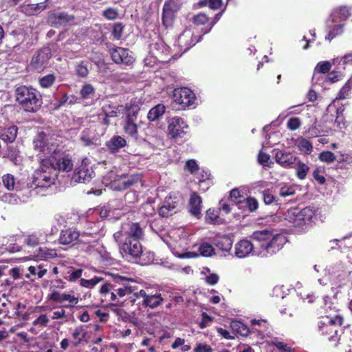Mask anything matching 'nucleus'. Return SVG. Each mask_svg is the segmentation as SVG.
I'll use <instances>...</instances> for the list:
<instances>
[{"mask_svg": "<svg viewBox=\"0 0 352 352\" xmlns=\"http://www.w3.org/2000/svg\"><path fill=\"white\" fill-rule=\"evenodd\" d=\"M16 101L28 113L37 112L43 104L41 96L38 91L25 85H21L15 90Z\"/></svg>", "mask_w": 352, "mask_h": 352, "instance_id": "obj_1", "label": "nucleus"}, {"mask_svg": "<svg viewBox=\"0 0 352 352\" xmlns=\"http://www.w3.org/2000/svg\"><path fill=\"white\" fill-rule=\"evenodd\" d=\"M314 211L310 207L300 209L297 207L289 208L284 214V219L293 224L300 231H307L311 227Z\"/></svg>", "mask_w": 352, "mask_h": 352, "instance_id": "obj_2", "label": "nucleus"}, {"mask_svg": "<svg viewBox=\"0 0 352 352\" xmlns=\"http://www.w3.org/2000/svg\"><path fill=\"white\" fill-rule=\"evenodd\" d=\"M111 285L118 300L124 297H129L131 302L135 303L139 292L137 282L135 280L125 276H116L113 277Z\"/></svg>", "mask_w": 352, "mask_h": 352, "instance_id": "obj_3", "label": "nucleus"}, {"mask_svg": "<svg viewBox=\"0 0 352 352\" xmlns=\"http://www.w3.org/2000/svg\"><path fill=\"white\" fill-rule=\"evenodd\" d=\"M65 288V283L61 279H56L52 282L50 289L53 291L48 296V300L54 302L61 303V308H69L70 309L76 307L79 299L74 295L66 293H60L56 289H63Z\"/></svg>", "mask_w": 352, "mask_h": 352, "instance_id": "obj_4", "label": "nucleus"}, {"mask_svg": "<svg viewBox=\"0 0 352 352\" xmlns=\"http://www.w3.org/2000/svg\"><path fill=\"white\" fill-rule=\"evenodd\" d=\"M287 242V238L282 234L273 235L271 239L260 245L259 255L261 257H269L281 250Z\"/></svg>", "mask_w": 352, "mask_h": 352, "instance_id": "obj_5", "label": "nucleus"}, {"mask_svg": "<svg viewBox=\"0 0 352 352\" xmlns=\"http://www.w3.org/2000/svg\"><path fill=\"white\" fill-rule=\"evenodd\" d=\"M52 56V50L49 47L39 49L32 57L30 61L31 68L39 73L42 72L48 67L49 61Z\"/></svg>", "mask_w": 352, "mask_h": 352, "instance_id": "obj_6", "label": "nucleus"}, {"mask_svg": "<svg viewBox=\"0 0 352 352\" xmlns=\"http://www.w3.org/2000/svg\"><path fill=\"white\" fill-rule=\"evenodd\" d=\"M168 135L172 139L182 138L186 133V129H188L186 122L179 116H174L167 119Z\"/></svg>", "mask_w": 352, "mask_h": 352, "instance_id": "obj_7", "label": "nucleus"}, {"mask_svg": "<svg viewBox=\"0 0 352 352\" xmlns=\"http://www.w3.org/2000/svg\"><path fill=\"white\" fill-rule=\"evenodd\" d=\"M47 21L50 25L58 28L74 24L75 16L65 12L52 10L48 12Z\"/></svg>", "mask_w": 352, "mask_h": 352, "instance_id": "obj_8", "label": "nucleus"}, {"mask_svg": "<svg viewBox=\"0 0 352 352\" xmlns=\"http://www.w3.org/2000/svg\"><path fill=\"white\" fill-rule=\"evenodd\" d=\"M173 98L175 103L181 106L182 109H186L194 104L196 97L190 89L181 87L173 91Z\"/></svg>", "mask_w": 352, "mask_h": 352, "instance_id": "obj_9", "label": "nucleus"}, {"mask_svg": "<svg viewBox=\"0 0 352 352\" xmlns=\"http://www.w3.org/2000/svg\"><path fill=\"white\" fill-rule=\"evenodd\" d=\"M120 252L123 257L126 258H138L142 254V246L140 241L134 239H124L120 247Z\"/></svg>", "mask_w": 352, "mask_h": 352, "instance_id": "obj_10", "label": "nucleus"}, {"mask_svg": "<svg viewBox=\"0 0 352 352\" xmlns=\"http://www.w3.org/2000/svg\"><path fill=\"white\" fill-rule=\"evenodd\" d=\"M52 153L55 160L54 170L65 172H69L72 170L73 162L71 156L63 151L58 145L56 151Z\"/></svg>", "mask_w": 352, "mask_h": 352, "instance_id": "obj_11", "label": "nucleus"}, {"mask_svg": "<svg viewBox=\"0 0 352 352\" xmlns=\"http://www.w3.org/2000/svg\"><path fill=\"white\" fill-rule=\"evenodd\" d=\"M109 52L112 60L116 64L131 65L135 61V58L127 48L115 47L111 49Z\"/></svg>", "mask_w": 352, "mask_h": 352, "instance_id": "obj_12", "label": "nucleus"}, {"mask_svg": "<svg viewBox=\"0 0 352 352\" xmlns=\"http://www.w3.org/2000/svg\"><path fill=\"white\" fill-rule=\"evenodd\" d=\"M142 298V306L145 308L155 309L161 305L164 301L162 294L156 292L155 294H147L144 289L138 292L137 298Z\"/></svg>", "mask_w": 352, "mask_h": 352, "instance_id": "obj_13", "label": "nucleus"}, {"mask_svg": "<svg viewBox=\"0 0 352 352\" xmlns=\"http://www.w3.org/2000/svg\"><path fill=\"white\" fill-rule=\"evenodd\" d=\"M142 175L141 173H135L131 175H124L114 182V188L118 190H126L135 184L141 182Z\"/></svg>", "mask_w": 352, "mask_h": 352, "instance_id": "obj_14", "label": "nucleus"}, {"mask_svg": "<svg viewBox=\"0 0 352 352\" xmlns=\"http://www.w3.org/2000/svg\"><path fill=\"white\" fill-rule=\"evenodd\" d=\"M101 295V304L104 306L113 305L118 300L116 292L113 290L111 283H106L102 285L100 289Z\"/></svg>", "mask_w": 352, "mask_h": 352, "instance_id": "obj_15", "label": "nucleus"}, {"mask_svg": "<svg viewBox=\"0 0 352 352\" xmlns=\"http://www.w3.org/2000/svg\"><path fill=\"white\" fill-rule=\"evenodd\" d=\"M203 34L198 36H194L190 30H184L178 37V43L181 47H185L189 49L194 46L197 43L201 41Z\"/></svg>", "mask_w": 352, "mask_h": 352, "instance_id": "obj_16", "label": "nucleus"}, {"mask_svg": "<svg viewBox=\"0 0 352 352\" xmlns=\"http://www.w3.org/2000/svg\"><path fill=\"white\" fill-rule=\"evenodd\" d=\"M126 145V140L120 135H113L105 143L107 150L111 154L118 153L120 149L124 148Z\"/></svg>", "mask_w": 352, "mask_h": 352, "instance_id": "obj_17", "label": "nucleus"}, {"mask_svg": "<svg viewBox=\"0 0 352 352\" xmlns=\"http://www.w3.org/2000/svg\"><path fill=\"white\" fill-rule=\"evenodd\" d=\"M254 250L252 242L247 239L239 241L235 245V256L238 258H245L250 254Z\"/></svg>", "mask_w": 352, "mask_h": 352, "instance_id": "obj_18", "label": "nucleus"}, {"mask_svg": "<svg viewBox=\"0 0 352 352\" xmlns=\"http://www.w3.org/2000/svg\"><path fill=\"white\" fill-rule=\"evenodd\" d=\"M201 208L202 198L196 192H192L189 199L190 213L199 219L201 215Z\"/></svg>", "mask_w": 352, "mask_h": 352, "instance_id": "obj_19", "label": "nucleus"}, {"mask_svg": "<svg viewBox=\"0 0 352 352\" xmlns=\"http://www.w3.org/2000/svg\"><path fill=\"white\" fill-rule=\"evenodd\" d=\"M177 202L173 201L169 197L166 198L162 206L159 208L158 213L162 217H168L176 213Z\"/></svg>", "mask_w": 352, "mask_h": 352, "instance_id": "obj_20", "label": "nucleus"}, {"mask_svg": "<svg viewBox=\"0 0 352 352\" xmlns=\"http://www.w3.org/2000/svg\"><path fill=\"white\" fill-rule=\"evenodd\" d=\"M34 145L35 149L43 153L44 154L54 153V151H56L58 146V144L55 143L47 142L43 137H39L34 140Z\"/></svg>", "mask_w": 352, "mask_h": 352, "instance_id": "obj_21", "label": "nucleus"}, {"mask_svg": "<svg viewBox=\"0 0 352 352\" xmlns=\"http://www.w3.org/2000/svg\"><path fill=\"white\" fill-rule=\"evenodd\" d=\"M93 171L86 164H82L74 171L73 179L78 182L87 183L91 179Z\"/></svg>", "mask_w": 352, "mask_h": 352, "instance_id": "obj_22", "label": "nucleus"}, {"mask_svg": "<svg viewBox=\"0 0 352 352\" xmlns=\"http://www.w3.org/2000/svg\"><path fill=\"white\" fill-rule=\"evenodd\" d=\"M87 335V328L84 325L77 326L72 333V346L75 348L79 346L80 343L85 340Z\"/></svg>", "mask_w": 352, "mask_h": 352, "instance_id": "obj_23", "label": "nucleus"}, {"mask_svg": "<svg viewBox=\"0 0 352 352\" xmlns=\"http://www.w3.org/2000/svg\"><path fill=\"white\" fill-rule=\"evenodd\" d=\"M80 236V234L76 230L71 228L62 230L58 241L60 244L69 245L76 241Z\"/></svg>", "mask_w": 352, "mask_h": 352, "instance_id": "obj_24", "label": "nucleus"}, {"mask_svg": "<svg viewBox=\"0 0 352 352\" xmlns=\"http://www.w3.org/2000/svg\"><path fill=\"white\" fill-rule=\"evenodd\" d=\"M34 182L38 186L47 187L54 183V178L50 174V171H36Z\"/></svg>", "mask_w": 352, "mask_h": 352, "instance_id": "obj_25", "label": "nucleus"}, {"mask_svg": "<svg viewBox=\"0 0 352 352\" xmlns=\"http://www.w3.org/2000/svg\"><path fill=\"white\" fill-rule=\"evenodd\" d=\"M125 239H137L140 241L143 239L144 231L139 223H132L129 225V229L125 232Z\"/></svg>", "mask_w": 352, "mask_h": 352, "instance_id": "obj_26", "label": "nucleus"}, {"mask_svg": "<svg viewBox=\"0 0 352 352\" xmlns=\"http://www.w3.org/2000/svg\"><path fill=\"white\" fill-rule=\"evenodd\" d=\"M18 133V128L16 126H11L8 128L0 126V138L6 143H12L16 140Z\"/></svg>", "mask_w": 352, "mask_h": 352, "instance_id": "obj_27", "label": "nucleus"}, {"mask_svg": "<svg viewBox=\"0 0 352 352\" xmlns=\"http://www.w3.org/2000/svg\"><path fill=\"white\" fill-rule=\"evenodd\" d=\"M50 3L51 0H45L38 3L28 4L23 8L24 12L28 15H34L46 9Z\"/></svg>", "mask_w": 352, "mask_h": 352, "instance_id": "obj_28", "label": "nucleus"}, {"mask_svg": "<svg viewBox=\"0 0 352 352\" xmlns=\"http://www.w3.org/2000/svg\"><path fill=\"white\" fill-rule=\"evenodd\" d=\"M125 118L123 124H136L140 109L137 106L126 107Z\"/></svg>", "mask_w": 352, "mask_h": 352, "instance_id": "obj_29", "label": "nucleus"}, {"mask_svg": "<svg viewBox=\"0 0 352 352\" xmlns=\"http://www.w3.org/2000/svg\"><path fill=\"white\" fill-rule=\"evenodd\" d=\"M26 307V305L21 302L16 304L14 315L17 319L24 321L29 320L30 314L33 313L34 310L32 307H30L25 311Z\"/></svg>", "mask_w": 352, "mask_h": 352, "instance_id": "obj_30", "label": "nucleus"}, {"mask_svg": "<svg viewBox=\"0 0 352 352\" xmlns=\"http://www.w3.org/2000/svg\"><path fill=\"white\" fill-rule=\"evenodd\" d=\"M296 158L289 153L278 151L276 154V161L283 167H289Z\"/></svg>", "mask_w": 352, "mask_h": 352, "instance_id": "obj_31", "label": "nucleus"}, {"mask_svg": "<svg viewBox=\"0 0 352 352\" xmlns=\"http://www.w3.org/2000/svg\"><path fill=\"white\" fill-rule=\"evenodd\" d=\"M230 328L236 335L246 337L250 333L248 327L239 320H232L230 322Z\"/></svg>", "mask_w": 352, "mask_h": 352, "instance_id": "obj_32", "label": "nucleus"}, {"mask_svg": "<svg viewBox=\"0 0 352 352\" xmlns=\"http://www.w3.org/2000/svg\"><path fill=\"white\" fill-rule=\"evenodd\" d=\"M165 111L166 107L163 104H157L149 110L147 119L151 122L157 120L164 114Z\"/></svg>", "mask_w": 352, "mask_h": 352, "instance_id": "obj_33", "label": "nucleus"}, {"mask_svg": "<svg viewBox=\"0 0 352 352\" xmlns=\"http://www.w3.org/2000/svg\"><path fill=\"white\" fill-rule=\"evenodd\" d=\"M49 155V157L41 159L40 162V166L36 171H50L54 170L55 160L53 157V153H45Z\"/></svg>", "mask_w": 352, "mask_h": 352, "instance_id": "obj_34", "label": "nucleus"}, {"mask_svg": "<svg viewBox=\"0 0 352 352\" xmlns=\"http://www.w3.org/2000/svg\"><path fill=\"white\" fill-rule=\"evenodd\" d=\"M199 254L195 253L194 256L201 255L205 257L212 256L215 254V250L214 247L206 242L202 243L198 248Z\"/></svg>", "mask_w": 352, "mask_h": 352, "instance_id": "obj_35", "label": "nucleus"}, {"mask_svg": "<svg viewBox=\"0 0 352 352\" xmlns=\"http://www.w3.org/2000/svg\"><path fill=\"white\" fill-rule=\"evenodd\" d=\"M219 209L210 208L206 211V221L208 223L219 224L221 220L219 218Z\"/></svg>", "mask_w": 352, "mask_h": 352, "instance_id": "obj_36", "label": "nucleus"}, {"mask_svg": "<svg viewBox=\"0 0 352 352\" xmlns=\"http://www.w3.org/2000/svg\"><path fill=\"white\" fill-rule=\"evenodd\" d=\"M56 80L54 74H48L38 78V85L43 89L51 88Z\"/></svg>", "mask_w": 352, "mask_h": 352, "instance_id": "obj_37", "label": "nucleus"}, {"mask_svg": "<svg viewBox=\"0 0 352 352\" xmlns=\"http://www.w3.org/2000/svg\"><path fill=\"white\" fill-rule=\"evenodd\" d=\"M89 63L87 60H81L77 63L76 72L78 76L80 78H87L89 73Z\"/></svg>", "mask_w": 352, "mask_h": 352, "instance_id": "obj_38", "label": "nucleus"}, {"mask_svg": "<svg viewBox=\"0 0 352 352\" xmlns=\"http://www.w3.org/2000/svg\"><path fill=\"white\" fill-rule=\"evenodd\" d=\"M175 13L162 8V25L166 28L171 26L175 19Z\"/></svg>", "mask_w": 352, "mask_h": 352, "instance_id": "obj_39", "label": "nucleus"}, {"mask_svg": "<svg viewBox=\"0 0 352 352\" xmlns=\"http://www.w3.org/2000/svg\"><path fill=\"white\" fill-rule=\"evenodd\" d=\"M38 252L40 256L43 260H48L57 256V252L55 249L47 248L46 247L39 248Z\"/></svg>", "mask_w": 352, "mask_h": 352, "instance_id": "obj_40", "label": "nucleus"}, {"mask_svg": "<svg viewBox=\"0 0 352 352\" xmlns=\"http://www.w3.org/2000/svg\"><path fill=\"white\" fill-rule=\"evenodd\" d=\"M252 236L254 239L261 241L262 243L268 241L273 235L269 230H263L254 232Z\"/></svg>", "mask_w": 352, "mask_h": 352, "instance_id": "obj_41", "label": "nucleus"}, {"mask_svg": "<svg viewBox=\"0 0 352 352\" xmlns=\"http://www.w3.org/2000/svg\"><path fill=\"white\" fill-rule=\"evenodd\" d=\"M352 89V76L347 80L345 85L342 87V89L339 91L336 99L338 100H343L348 96L351 89Z\"/></svg>", "mask_w": 352, "mask_h": 352, "instance_id": "obj_42", "label": "nucleus"}, {"mask_svg": "<svg viewBox=\"0 0 352 352\" xmlns=\"http://www.w3.org/2000/svg\"><path fill=\"white\" fill-rule=\"evenodd\" d=\"M123 130L126 135L138 140V129L137 124H123Z\"/></svg>", "mask_w": 352, "mask_h": 352, "instance_id": "obj_43", "label": "nucleus"}, {"mask_svg": "<svg viewBox=\"0 0 352 352\" xmlns=\"http://www.w3.org/2000/svg\"><path fill=\"white\" fill-rule=\"evenodd\" d=\"M82 274V269L74 270V267H69L67 274L64 275V278L69 282H75L77 279L80 278Z\"/></svg>", "mask_w": 352, "mask_h": 352, "instance_id": "obj_44", "label": "nucleus"}, {"mask_svg": "<svg viewBox=\"0 0 352 352\" xmlns=\"http://www.w3.org/2000/svg\"><path fill=\"white\" fill-rule=\"evenodd\" d=\"M296 175L299 179H305L307 173L309 170V167L302 162H298L296 167Z\"/></svg>", "mask_w": 352, "mask_h": 352, "instance_id": "obj_45", "label": "nucleus"}, {"mask_svg": "<svg viewBox=\"0 0 352 352\" xmlns=\"http://www.w3.org/2000/svg\"><path fill=\"white\" fill-rule=\"evenodd\" d=\"M124 29V25L120 22H118L113 24L111 32V35L113 40L118 41L122 38Z\"/></svg>", "mask_w": 352, "mask_h": 352, "instance_id": "obj_46", "label": "nucleus"}, {"mask_svg": "<svg viewBox=\"0 0 352 352\" xmlns=\"http://www.w3.org/2000/svg\"><path fill=\"white\" fill-rule=\"evenodd\" d=\"M344 25L339 24L334 25L328 32L327 35L325 36V39L331 41L336 36L340 35L343 32Z\"/></svg>", "mask_w": 352, "mask_h": 352, "instance_id": "obj_47", "label": "nucleus"}, {"mask_svg": "<svg viewBox=\"0 0 352 352\" xmlns=\"http://www.w3.org/2000/svg\"><path fill=\"white\" fill-rule=\"evenodd\" d=\"M232 246V241L229 237H222L217 243V247L223 252H229Z\"/></svg>", "mask_w": 352, "mask_h": 352, "instance_id": "obj_48", "label": "nucleus"}, {"mask_svg": "<svg viewBox=\"0 0 352 352\" xmlns=\"http://www.w3.org/2000/svg\"><path fill=\"white\" fill-rule=\"evenodd\" d=\"M261 194L263 201L266 205H270L273 203L278 204V200L276 199L275 196L270 189H265L261 192Z\"/></svg>", "mask_w": 352, "mask_h": 352, "instance_id": "obj_49", "label": "nucleus"}, {"mask_svg": "<svg viewBox=\"0 0 352 352\" xmlns=\"http://www.w3.org/2000/svg\"><path fill=\"white\" fill-rule=\"evenodd\" d=\"M331 67L332 65L329 61H320L316 65L314 72L318 74H327L329 72Z\"/></svg>", "mask_w": 352, "mask_h": 352, "instance_id": "obj_50", "label": "nucleus"}, {"mask_svg": "<svg viewBox=\"0 0 352 352\" xmlns=\"http://www.w3.org/2000/svg\"><path fill=\"white\" fill-rule=\"evenodd\" d=\"M245 206L248 208L250 212H255L258 208V202L257 199L253 197H249L243 200Z\"/></svg>", "mask_w": 352, "mask_h": 352, "instance_id": "obj_51", "label": "nucleus"}, {"mask_svg": "<svg viewBox=\"0 0 352 352\" xmlns=\"http://www.w3.org/2000/svg\"><path fill=\"white\" fill-rule=\"evenodd\" d=\"M28 272L32 275H37L38 278H41L47 273V269L44 268L43 265H37L36 266H30Z\"/></svg>", "mask_w": 352, "mask_h": 352, "instance_id": "obj_52", "label": "nucleus"}, {"mask_svg": "<svg viewBox=\"0 0 352 352\" xmlns=\"http://www.w3.org/2000/svg\"><path fill=\"white\" fill-rule=\"evenodd\" d=\"M337 332L338 331L334 329V328L332 327L331 326H327L323 329V333L329 335V336L328 337V340L330 342H333V345L335 346L337 345V342L338 340Z\"/></svg>", "mask_w": 352, "mask_h": 352, "instance_id": "obj_53", "label": "nucleus"}, {"mask_svg": "<svg viewBox=\"0 0 352 352\" xmlns=\"http://www.w3.org/2000/svg\"><path fill=\"white\" fill-rule=\"evenodd\" d=\"M7 157L15 165L19 164V151L14 146H9L7 151Z\"/></svg>", "mask_w": 352, "mask_h": 352, "instance_id": "obj_54", "label": "nucleus"}, {"mask_svg": "<svg viewBox=\"0 0 352 352\" xmlns=\"http://www.w3.org/2000/svg\"><path fill=\"white\" fill-rule=\"evenodd\" d=\"M3 186L8 190H12L14 188L15 179L11 174H6L2 177Z\"/></svg>", "mask_w": 352, "mask_h": 352, "instance_id": "obj_55", "label": "nucleus"}, {"mask_svg": "<svg viewBox=\"0 0 352 352\" xmlns=\"http://www.w3.org/2000/svg\"><path fill=\"white\" fill-rule=\"evenodd\" d=\"M101 280H102V278H100L98 276H94L93 278L89 280L81 278L80 280V284L82 287L87 288H92Z\"/></svg>", "mask_w": 352, "mask_h": 352, "instance_id": "obj_56", "label": "nucleus"}, {"mask_svg": "<svg viewBox=\"0 0 352 352\" xmlns=\"http://www.w3.org/2000/svg\"><path fill=\"white\" fill-rule=\"evenodd\" d=\"M192 22L196 25H204L209 22V17L206 14L200 12L193 16Z\"/></svg>", "mask_w": 352, "mask_h": 352, "instance_id": "obj_57", "label": "nucleus"}, {"mask_svg": "<svg viewBox=\"0 0 352 352\" xmlns=\"http://www.w3.org/2000/svg\"><path fill=\"white\" fill-rule=\"evenodd\" d=\"M163 8L176 14L179 10L180 6L175 0H167L164 3Z\"/></svg>", "mask_w": 352, "mask_h": 352, "instance_id": "obj_58", "label": "nucleus"}, {"mask_svg": "<svg viewBox=\"0 0 352 352\" xmlns=\"http://www.w3.org/2000/svg\"><path fill=\"white\" fill-rule=\"evenodd\" d=\"M102 111L104 113V116L107 117L115 118L118 116L117 109L110 104L104 105L102 107Z\"/></svg>", "mask_w": 352, "mask_h": 352, "instance_id": "obj_59", "label": "nucleus"}, {"mask_svg": "<svg viewBox=\"0 0 352 352\" xmlns=\"http://www.w3.org/2000/svg\"><path fill=\"white\" fill-rule=\"evenodd\" d=\"M340 21H346L351 16L349 8L346 6H340L337 11L335 12Z\"/></svg>", "mask_w": 352, "mask_h": 352, "instance_id": "obj_60", "label": "nucleus"}, {"mask_svg": "<svg viewBox=\"0 0 352 352\" xmlns=\"http://www.w3.org/2000/svg\"><path fill=\"white\" fill-rule=\"evenodd\" d=\"M184 168L191 174H195L199 170V166L195 160L191 159L186 162Z\"/></svg>", "mask_w": 352, "mask_h": 352, "instance_id": "obj_61", "label": "nucleus"}, {"mask_svg": "<svg viewBox=\"0 0 352 352\" xmlns=\"http://www.w3.org/2000/svg\"><path fill=\"white\" fill-rule=\"evenodd\" d=\"M230 197L236 205L243 203V200L241 199L243 198V197L238 188H234L230 191Z\"/></svg>", "mask_w": 352, "mask_h": 352, "instance_id": "obj_62", "label": "nucleus"}, {"mask_svg": "<svg viewBox=\"0 0 352 352\" xmlns=\"http://www.w3.org/2000/svg\"><path fill=\"white\" fill-rule=\"evenodd\" d=\"M323 129H322V126L318 124L317 122H315L313 125L309 129L307 133L311 137H318L322 132Z\"/></svg>", "mask_w": 352, "mask_h": 352, "instance_id": "obj_63", "label": "nucleus"}, {"mask_svg": "<svg viewBox=\"0 0 352 352\" xmlns=\"http://www.w3.org/2000/svg\"><path fill=\"white\" fill-rule=\"evenodd\" d=\"M95 89L91 84H85L82 86L80 94L83 99L88 98L91 94H94Z\"/></svg>", "mask_w": 352, "mask_h": 352, "instance_id": "obj_64", "label": "nucleus"}]
</instances>
